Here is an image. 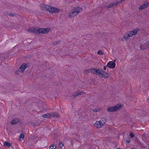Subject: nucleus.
Segmentation results:
<instances>
[{
    "instance_id": "nucleus-1",
    "label": "nucleus",
    "mask_w": 149,
    "mask_h": 149,
    "mask_svg": "<svg viewBox=\"0 0 149 149\" xmlns=\"http://www.w3.org/2000/svg\"><path fill=\"white\" fill-rule=\"evenodd\" d=\"M94 73L102 77L107 78L109 77L107 75H105L106 72L102 69L94 68Z\"/></svg>"
},
{
    "instance_id": "nucleus-2",
    "label": "nucleus",
    "mask_w": 149,
    "mask_h": 149,
    "mask_svg": "<svg viewBox=\"0 0 149 149\" xmlns=\"http://www.w3.org/2000/svg\"><path fill=\"white\" fill-rule=\"evenodd\" d=\"M121 104H118L113 107H108L107 110L108 111L113 112L116 111L117 110L120 109L121 107Z\"/></svg>"
},
{
    "instance_id": "nucleus-3",
    "label": "nucleus",
    "mask_w": 149,
    "mask_h": 149,
    "mask_svg": "<svg viewBox=\"0 0 149 149\" xmlns=\"http://www.w3.org/2000/svg\"><path fill=\"white\" fill-rule=\"evenodd\" d=\"M50 30V29L49 28H47L46 29L43 28H40L38 29V33L42 34L47 33Z\"/></svg>"
},
{
    "instance_id": "nucleus-4",
    "label": "nucleus",
    "mask_w": 149,
    "mask_h": 149,
    "mask_svg": "<svg viewBox=\"0 0 149 149\" xmlns=\"http://www.w3.org/2000/svg\"><path fill=\"white\" fill-rule=\"evenodd\" d=\"M48 10L49 12L51 13H58L59 12V10L49 5V8Z\"/></svg>"
},
{
    "instance_id": "nucleus-5",
    "label": "nucleus",
    "mask_w": 149,
    "mask_h": 149,
    "mask_svg": "<svg viewBox=\"0 0 149 149\" xmlns=\"http://www.w3.org/2000/svg\"><path fill=\"white\" fill-rule=\"evenodd\" d=\"M116 60H115L114 61H110L108 63L107 66L108 67H109L111 68H114L116 66V63H115V61Z\"/></svg>"
},
{
    "instance_id": "nucleus-6",
    "label": "nucleus",
    "mask_w": 149,
    "mask_h": 149,
    "mask_svg": "<svg viewBox=\"0 0 149 149\" xmlns=\"http://www.w3.org/2000/svg\"><path fill=\"white\" fill-rule=\"evenodd\" d=\"M49 118H51L53 117L59 118L60 116V114L56 112H52L49 113Z\"/></svg>"
},
{
    "instance_id": "nucleus-7",
    "label": "nucleus",
    "mask_w": 149,
    "mask_h": 149,
    "mask_svg": "<svg viewBox=\"0 0 149 149\" xmlns=\"http://www.w3.org/2000/svg\"><path fill=\"white\" fill-rule=\"evenodd\" d=\"M38 29L37 28H32L28 29V31L31 33H38Z\"/></svg>"
},
{
    "instance_id": "nucleus-8",
    "label": "nucleus",
    "mask_w": 149,
    "mask_h": 149,
    "mask_svg": "<svg viewBox=\"0 0 149 149\" xmlns=\"http://www.w3.org/2000/svg\"><path fill=\"white\" fill-rule=\"evenodd\" d=\"M41 9L44 10L48 11L49 8V5H45V4H42L40 6Z\"/></svg>"
},
{
    "instance_id": "nucleus-9",
    "label": "nucleus",
    "mask_w": 149,
    "mask_h": 149,
    "mask_svg": "<svg viewBox=\"0 0 149 149\" xmlns=\"http://www.w3.org/2000/svg\"><path fill=\"white\" fill-rule=\"evenodd\" d=\"M26 65L25 63H23L21 66L20 68L18 70L19 71V70H20L21 72L22 73L25 70L26 68Z\"/></svg>"
},
{
    "instance_id": "nucleus-10",
    "label": "nucleus",
    "mask_w": 149,
    "mask_h": 149,
    "mask_svg": "<svg viewBox=\"0 0 149 149\" xmlns=\"http://www.w3.org/2000/svg\"><path fill=\"white\" fill-rule=\"evenodd\" d=\"M148 6V3H144L143 4L141 5L139 7V10H143L146 8Z\"/></svg>"
},
{
    "instance_id": "nucleus-11",
    "label": "nucleus",
    "mask_w": 149,
    "mask_h": 149,
    "mask_svg": "<svg viewBox=\"0 0 149 149\" xmlns=\"http://www.w3.org/2000/svg\"><path fill=\"white\" fill-rule=\"evenodd\" d=\"M74 8L77 14L81 12L83 10V9L82 8L79 7H74Z\"/></svg>"
},
{
    "instance_id": "nucleus-12",
    "label": "nucleus",
    "mask_w": 149,
    "mask_h": 149,
    "mask_svg": "<svg viewBox=\"0 0 149 149\" xmlns=\"http://www.w3.org/2000/svg\"><path fill=\"white\" fill-rule=\"evenodd\" d=\"M94 125L97 128H100L102 126L100 121L96 122L95 123Z\"/></svg>"
},
{
    "instance_id": "nucleus-13",
    "label": "nucleus",
    "mask_w": 149,
    "mask_h": 149,
    "mask_svg": "<svg viewBox=\"0 0 149 149\" xmlns=\"http://www.w3.org/2000/svg\"><path fill=\"white\" fill-rule=\"evenodd\" d=\"M19 119L17 118H15L12 120L11 123L12 124H14L17 123L19 122Z\"/></svg>"
},
{
    "instance_id": "nucleus-14",
    "label": "nucleus",
    "mask_w": 149,
    "mask_h": 149,
    "mask_svg": "<svg viewBox=\"0 0 149 149\" xmlns=\"http://www.w3.org/2000/svg\"><path fill=\"white\" fill-rule=\"evenodd\" d=\"M72 9L69 13V16L70 17H72L76 15V14L74 13Z\"/></svg>"
},
{
    "instance_id": "nucleus-15",
    "label": "nucleus",
    "mask_w": 149,
    "mask_h": 149,
    "mask_svg": "<svg viewBox=\"0 0 149 149\" xmlns=\"http://www.w3.org/2000/svg\"><path fill=\"white\" fill-rule=\"evenodd\" d=\"M102 126H103L106 122V119L105 118H102L101 119L100 121Z\"/></svg>"
},
{
    "instance_id": "nucleus-16",
    "label": "nucleus",
    "mask_w": 149,
    "mask_h": 149,
    "mask_svg": "<svg viewBox=\"0 0 149 149\" xmlns=\"http://www.w3.org/2000/svg\"><path fill=\"white\" fill-rule=\"evenodd\" d=\"M142 137L144 138L146 140H148V139L149 138V136L148 134H146V133H144L142 135Z\"/></svg>"
},
{
    "instance_id": "nucleus-17",
    "label": "nucleus",
    "mask_w": 149,
    "mask_h": 149,
    "mask_svg": "<svg viewBox=\"0 0 149 149\" xmlns=\"http://www.w3.org/2000/svg\"><path fill=\"white\" fill-rule=\"evenodd\" d=\"M3 145L5 147L9 148L11 146L10 144L7 141H5L3 143Z\"/></svg>"
},
{
    "instance_id": "nucleus-18",
    "label": "nucleus",
    "mask_w": 149,
    "mask_h": 149,
    "mask_svg": "<svg viewBox=\"0 0 149 149\" xmlns=\"http://www.w3.org/2000/svg\"><path fill=\"white\" fill-rule=\"evenodd\" d=\"M148 42H146V43L144 44L143 46L145 47H143L142 46H141L140 47V48L141 50H143L144 49H146L148 47H146V46L148 44Z\"/></svg>"
},
{
    "instance_id": "nucleus-19",
    "label": "nucleus",
    "mask_w": 149,
    "mask_h": 149,
    "mask_svg": "<svg viewBox=\"0 0 149 149\" xmlns=\"http://www.w3.org/2000/svg\"><path fill=\"white\" fill-rule=\"evenodd\" d=\"M139 30V29L138 28H136L134 29L132 31V32L133 35H136Z\"/></svg>"
},
{
    "instance_id": "nucleus-20",
    "label": "nucleus",
    "mask_w": 149,
    "mask_h": 149,
    "mask_svg": "<svg viewBox=\"0 0 149 149\" xmlns=\"http://www.w3.org/2000/svg\"><path fill=\"white\" fill-rule=\"evenodd\" d=\"M24 135L22 134H21L19 137V140L20 141L23 140L24 139Z\"/></svg>"
},
{
    "instance_id": "nucleus-21",
    "label": "nucleus",
    "mask_w": 149,
    "mask_h": 149,
    "mask_svg": "<svg viewBox=\"0 0 149 149\" xmlns=\"http://www.w3.org/2000/svg\"><path fill=\"white\" fill-rule=\"evenodd\" d=\"M127 33V35L128 36V37H130V38L134 35L132 32V31L128 32Z\"/></svg>"
},
{
    "instance_id": "nucleus-22",
    "label": "nucleus",
    "mask_w": 149,
    "mask_h": 149,
    "mask_svg": "<svg viewBox=\"0 0 149 149\" xmlns=\"http://www.w3.org/2000/svg\"><path fill=\"white\" fill-rule=\"evenodd\" d=\"M79 91H76L74 93L73 95V97L74 98L75 97L79 95Z\"/></svg>"
},
{
    "instance_id": "nucleus-23",
    "label": "nucleus",
    "mask_w": 149,
    "mask_h": 149,
    "mask_svg": "<svg viewBox=\"0 0 149 149\" xmlns=\"http://www.w3.org/2000/svg\"><path fill=\"white\" fill-rule=\"evenodd\" d=\"M92 72V69H89L88 70H86L84 71V72L85 74H87L88 73L91 72Z\"/></svg>"
},
{
    "instance_id": "nucleus-24",
    "label": "nucleus",
    "mask_w": 149,
    "mask_h": 149,
    "mask_svg": "<svg viewBox=\"0 0 149 149\" xmlns=\"http://www.w3.org/2000/svg\"><path fill=\"white\" fill-rule=\"evenodd\" d=\"M42 117L43 118H49V113H47L42 115Z\"/></svg>"
},
{
    "instance_id": "nucleus-25",
    "label": "nucleus",
    "mask_w": 149,
    "mask_h": 149,
    "mask_svg": "<svg viewBox=\"0 0 149 149\" xmlns=\"http://www.w3.org/2000/svg\"><path fill=\"white\" fill-rule=\"evenodd\" d=\"M56 148V146L54 144H53L49 147L50 149H55Z\"/></svg>"
},
{
    "instance_id": "nucleus-26",
    "label": "nucleus",
    "mask_w": 149,
    "mask_h": 149,
    "mask_svg": "<svg viewBox=\"0 0 149 149\" xmlns=\"http://www.w3.org/2000/svg\"><path fill=\"white\" fill-rule=\"evenodd\" d=\"M130 37H128V36L127 35V33H125L124 36V38L125 39V40H127Z\"/></svg>"
},
{
    "instance_id": "nucleus-27",
    "label": "nucleus",
    "mask_w": 149,
    "mask_h": 149,
    "mask_svg": "<svg viewBox=\"0 0 149 149\" xmlns=\"http://www.w3.org/2000/svg\"><path fill=\"white\" fill-rule=\"evenodd\" d=\"M97 53L100 55H103L104 54V53L101 50H99L98 51Z\"/></svg>"
},
{
    "instance_id": "nucleus-28",
    "label": "nucleus",
    "mask_w": 149,
    "mask_h": 149,
    "mask_svg": "<svg viewBox=\"0 0 149 149\" xmlns=\"http://www.w3.org/2000/svg\"><path fill=\"white\" fill-rule=\"evenodd\" d=\"M114 6L113 3H110L108 6V8H110Z\"/></svg>"
},
{
    "instance_id": "nucleus-29",
    "label": "nucleus",
    "mask_w": 149,
    "mask_h": 149,
    "mask_svg": "<svg viewBox=\"0 0 149 149\" xmlns=\"http://www.w3.org/2000/svg\"><path fill=\"white\" fill-rule=\"evenodd\" d=\"M86 93H84L83 91H79V95H83Z\"/></svg>"
},
{
    "instance_id": "nucleus-30",
    "label": "nucleus",
    "mask_w": 149,
    "mask_h": 149,
    "mask_svg": "<svg viewBox=\"0 0 149 149\" xmlns=\"http://www.w3.org/2000/svg\"><path fill=\"white\" fill-rule=\"evenodd\" d=\"M130 136L131 138L134 137V134L132 132H131L130 135Z\"/></svg>"
},
{
    "instance_id": "nucleus-31",
    "label": "nucleus",
    "mask_w": 149,
    "mask_h": 149,
    "mask_svg": "<svg viewBox=\"0 0 149 149\" xmlns=\"http://www.w3.org/2000/svg\"><path fill=\"white\" fill-rule=\"evenodd\" d=\"M58 145L60 148H61L63 146V144L61 142L59 143Z\"/></svg>"
},
{
    "instance_id": "nucleus-32",
    "label": "nucleus",
    "mask_w": 149,
    "mask_h": 149,
    "mask_svg": "<svg viewBox=\"0 0 149 149\" xmlns=\"http://www.w3.org/2000/svg\"><path fill=\"white\" fill-rule=\"evenodd\" d=\"M120 3V2H119V1H117V2L113 3L114 4V6H116L118 3Z\"/></svg>"
},
{
    "instance_id": "nucleus-33",
    "label": "nucleus",
    "mask_w": 149,
    "mask_h": 149,
    "mask_svg": "<svg viewBox=\"0 0 149 149\" xmlns=\"http://www.w3.org/2000/svg\"><path fill=\"white\" fill-rule=\"evenodd\" d=\"M130 142V140L129 138H128V139H127L126 140V142L127 143H129Z\"/></svg>"
},
{
    "instance_id": "nucleus-34",
    "label": "nucleus",
    "mask_w": 149,
    "mask_h": 149,
    "mask_svg": "<svg viewBox=\"0 0 149 149\" xmlns=\"http://www.w3.org/2000/svg\"><path fill=\"white\" fill-rule=\"evenodd\" d=\"M100 111L99 109H94V112L98 111Z\"/></svg>"
},
{
    "instance_id": "nucleus-35",
    "label": "nucleus",
    "mask_w": 149,
    "mask_h": 149,
    "mask_svg": "<svg viewBox=\"0 0 149 149\" xmlns=\"http://www.w3.org/2000/svg\"><path fill=\"white\" fill-rule=\"evenodd\" d=\"M59 42V41H57L55 42L54 44V45H57Z\"/></svg>"
},
{
    "instance_id": "nucleus-36",
    "label": "nucleus",
    "mask_w": 149,
    "mask_h": 149,
    "mask_svg": "<svg viewBox=\"0 0 149 149\" xmlns=\"http://www.w3.org/2000/svg\"><path fill=\"white\" fill-rule=\"evenodd\" d=\"M72 10H73V11L74 12V13H75V14H76V15H77V13L74 10V8L73 9H72Z\"/></svg>"
},
{
    "instance_id": "nucleus-37",
    "label": "nucleus",
    "mask_w": 149,
    "mask_h": 149,
    "mask_svg": "<svg viewBox=\"0 0 149 149\" xmlns=\"http://www.w3.org/2000/svg\"><path fill=\"white\" fill-rule=\"evenodd\" d=\"M9 15L10 16H14V14L13 13H10V14H9Z\"/></svg>"
},
{
    "instance_id": "nucleus-38",
    "label": "nucleus",
    "mask_w": 149,
    "mask_h": 149,
    "mask_svg": "<svg viewBox=\"0 0 149 149\" xmlns=\"http://www.w3.org/2000/svg\"><path fill=\"white\" fill-rule=\"evenodd\" d=\"M107 65L106 66H105L104 67V70H106L107 69Z\"/></svg>"
},
{
    "instance_id": "nucleus-39",
    "label": "nucleus",
    "mask_w": 149,
    "mask_h": 149,
    "mask_svg": "<svg viewBox=\"0 0 149 149\" xmlns=\"http://www.w3.org/2000/svg\"><path fill=\"white\" fill-rule=\"evenodd\" d=\"M31 125L33 126H34L35 125V124L34 123H31Z\"/></svg>"
},
{
    "instance_id": "nucleus-40",
    "label": "nucleus",
    "mask_w": 149,
    "mask_h": 149,
    "mask_svg": "<svg viewBox=\"0 0 149 149\" xmlns=\"http://www.w3.org/2000/svg\"><path fill=\"white\" fill-rule=\"evenodd\" d=\"M125 1V0H121L120 1H119V2H120V3H121V2H122L123 1Z\"/></svg>"
},
{
    "instance_id": "nucleus-41",
    "label": "nucleus",
    "mask_w": 149,
    "mask_h": 149,
    "mask_svg": "<svg viewBox=\"0 0 149 149\" xmlns=\"http://www.w3.org/2000/svg\"><path fill=\"white\" fill-rule=\"evenodd\" d=\"M147 101L149 103V99H147Z\"/></svg>"
},
{
    "instance_id": "nucleus-42",
    "label": "nucleus",
    "mask_w": 149,
    "mask_h": 149,
    "mask_svg": "<svg viewBox=\"0 0 149 149\" xmlns=\"http://www.w3.org/2000/svg\"><path fill=\"white\" fill-rule=\"evenodd\" d=\"M131 149H136L135 148H131Z\"/></svg>"
}]
</instances>
